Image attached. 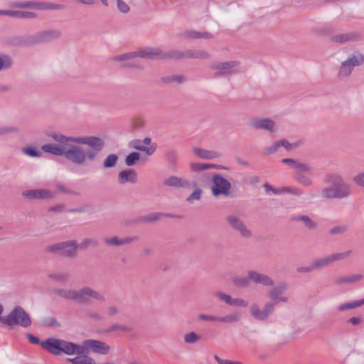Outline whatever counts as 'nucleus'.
Segmentation results:
<instances>
[{"label": "nucleus", "mask_w": 364, "mask_h": 364, "mask_svg": "<svg viewBox=\"0 0 364 364\" xmlns=\"http://www.w3.org/2000/svg\"><path fill=\"white\" fill-rule=\"evenodd\" d=\"M48 136L55 144H43L41 149L54 156H64L76 165L84 164L87 159L90 161L95 159L105 146L103 139L97 136H67L57 132H53Z\"/></svg>", "instance_id": "f257e3e1"}, {"label": "nucleus", "mask_w": 364, "mask_h": 364, "mask_svg": "<svg viewBox=\"0 0 364 364\" xmlns=\"http://www.w3.org/2000/svg\"><path fill=\"white\" fill-rule=\"evenodd\" d=\"M323 181L328 184V186L321 191V196L326 199H345L353 194L352 186L347 183L337 173L326 174Z\"/></svg>", "instance_id": "f03ea898"}, {"label": "nucleus", "mask_w": 364, "mask_h": 364, "mask_svg": "<svg viewBox=\"0 0 364 364\" xmlns=\"http://www.w3.org/2000/svg\"><path fill=\"white\" fill-rule=\"evenodd\" d=\"M0 319L1 323L9 327L16 325L27 328L32 323L31 316L21 306H16L8 315Z\"/></svg>", "instance_id": "7ed1b4c3"}, {"label": "nucleus", "mask_w": 364, "mask_h": 364, "mask_svg": "<svg viewBox=\"0 0 364 364\" xmlns=\"http://www.w3.org/2000/svg\"><path fill=\"white\" fill-rule=\"evenodd\" d=\"M363 63L364 56L360 53L349 57L341 63L337 74L338 77L344 78L349 76L355 67L359 66Z\"/></svg>", "instance_id": "20e7f679"}, {"label": "nucleus", "mask_w": 364, "mask_h": 364, "mask_svg": "<svg viewBox=\"0 0 364 364\" xmlns=\"http://www.w3.org/2000/svg\"><path fill=\"white\" fill-rule=\"evenodd\" d=\"M77 247L75 240H68L48 247L47 252H56L62 256L72 257L75 255Z\"/></svg>", "instance_id": "39448f33"}, {"label": "nucleus", "mask_w": 364, "mask_h": 364, "mask_svg": "<svg viewBox=\"0 0 364 364\" xmlns=\"http://www.w3.org/2000/svg\"><path fill=\"white\" fill-rule=\"evenodd\" d=\"M89 297H92L100 301H105L104 295L90 287H85L78 291L74 290L73 301L78 304H87L89 302Z\"/></svg>", "instance_id": "423d86ee"}, {"label": "nucleus", "mask_w": 364, "mask_h": 364, "mask_svg": "<svg viewBox=\"0 0 364 364\" xmlns=\"http://www.w3.org/2000/svg\"><path fill=\"white\" fill-rule=\"evenodd\" d=\"M11 6L14 8L36 9L40 10H60L63 8V6L61 4L53 3H38L32 1H14L11 3Z\"/></svg>", "instance_id": "0eeeda50"}, {"label": "nucleus", "mask_w": 364, "mask_h": 364, "mask_svg": "<svg viewBox=\"0 0 364 364\" xmlns=\"http://www.w3.org/2000/svg\"><path fill=\"white\" fill-rule=\"evenodd\" d=\"M212 193L214 196L220 195L228 196L231 188L230 183L220 174L213 176Z\"/></svg>", "instance_id": "6e6552de"}, {"label": "nucleus", "mask_w": 364, "mask_h": 364, "mask_svg": "<svg viewBox=\"0 0 364 364\" xmlns=\"http://www.w3.org/2000/svg\"><path fill=\"white\" fill-rule=\"evenodd\" d=\"M149 59L158 58L159 59H173L180 60L184 58L183 51L178 50H171L167 52H164L160 48H149Z\"/></svg>", "instance_id": "1a4fd4ad"}, {"label": "nucleus", "mask_w": 364, "mask_h": 364, "mask_svg": "<svg viewBox=\"0 0 364 364\" xmlns=\"http://www.w3.org/2000/svg\"><path fill=\"white\" fill-rule=\"evenodd\" d=\"M149 58V48L141 50L136 52H131L127 53H124L122 55H118L114 57V60L115 61H127L124 64V66L129 68H136L137 67L136 63L134 62H129L130 60H132L135 58Z\"/></svg>", "instance_id": "9d476101"}, {"label": "nucleus", "mask_w": 364, "mask_h": 364, "mask_svg": "<svg viewBox=\"0 0 364 364\" xmlns=\"http://www.w3.org/2000/svg\"><path fill=\"white\" fill-rule=\"evenodd\" d=\"M87 350H91L93 353L107 355L109 353L110 348L105 342L94 339H87L82 342V346Z\"/></svg>", "instance_id": "9b49d317"}, {"label": "nucleus", "mask_w": 364, "mask_h": 364, "mask_svg": "<svg viewBox=\"0 0 364 364\" xmlns=\"http://www.w3.org/2000/svg\"><path fill=\"white\" fill-rule=\"evenodd\" d=\"M350 251L334 253L323 258H319L312 262L314 269L323 268L329 265L331 262L344 259L349 256Z\"/></svg>", "instance_id": "f8f14e48"}, {"label": "nucleus", "mask_w": 364, "mask_h": 364, "mask_svg": "<svg viewBox=\"0 0 364 364\" xmlns=\"http://www.w3.org/2000/svg\"><path fill=\"white\" fill-rule=\"evenodd\" d=\"M230 226L235 230L238 231L244 237H250L252 236L251 231L246 227L244 222L237 216L230 215L226 218Z\"/></svg>", "instance_id": "ddd939ff"}, {"label": "nucleus", "mask_w": 364, "mask_h": 364, "mask_svg": "<svg viewBox=\"0 0 364 364\" xmlns=\"http://www.w3.org/2000/svg\"><path fill=\"white\" fill-rule=\"evenodd\" d=\"M22 195L30 200H41L53 198L55 193L48 189H31L23 191Z\"/></svg>", "instance_id": "4468645a"}, {"label": "nucleus", "mask_w": 364, "mask_h": 364, "mask_svg": "<svg viewBox=\"0 0 364 364\" xmlns=\"http://www.w3.org/2000/svg\"><path fill=\"white\" fill-rule=\"evenodd\" d=\"M249 279L256 284H262L264 287H273L274 282L268 275L250 270L247 272Z\"/></svg>", "instance_id": "2eb2a0df"}, {"label": "nucleus", "mask_w": 364, "mask_h": 364, "mask_svg": "<svg viewBox=\"0 0 364 364\" xmlns=\"http://www.w3.org/2000/svg\"><path fill=\"white\" fill-rule=\"evenodd\" d=\"M263 187L266 191H269L273 195H284L290 194L292 196H299L302 194V191L296 187H280L274 188L269 183L264 184Z\"/></svg>", "instance_id": "dca6fc26"}, {"label": "nucleus", "mask_w": 364, "mask_h": 364, "mask_svg": "<svg viewBox=\"0 0 364 364\" xmlns=\"http://www.w3.org/2000/svg\"><path fill=\"white\" fill-rule=\"evenodd\" d=\"M60 36L61 32L58 29L43 31L39 32L35 36L33 43H39L50 42L60 38Z\"/></svg>", "instance_id": "f3484780"}, {"label": "nucleus", "mask_w": 364, "mask_h": 364, "mask_svg": "<svg viewBox=\"0 0 364 364\" xmlns=\"http://www.w3.org/2000/svg\"><path fill=\"white\" fill-rule=\"evenodd\" d=\"M41 346L53 355H61V339L49 338L42 341Z\"/></svg>", "instance_id": "a211bd4d"}, {"label": "nucleus", "mask_w": 364, "mask_h": 364, "mask_svg": "<svg viewBox=\"0 0 364 364\" xmlns=\"http://www.w3.org/2000/svg\"><path fill=\"white\" fill-rule=\"evenodd\" d=\"M163 184L165 186L172 187L175 188H191V183L187 179L176 176H171L168 177L164 181Z\"/></svg>", "instance_id": "6ab92c4d"}, {"label": "nucleus", "mask_w": 364, "mask_h": 364, "mask_svg": "<svg viewBox=\"0 0 364 364\" xmlns=\"http://www.w3.org/2000/svg\"><path fill=\"white\" fill-rule=\"evenodd\" d=\"M83 348L73 342L67 341L61 339V354L65 353L68 355L74 354H82Z\"/></svg>", "instance_id": "aec40b11"}, {"label": "nucleus", "mask_w": 364, "mask_h": 364, "mask_svg": "<svg viewBox=\"0 0 364 364\" xmlns=\"http://www.w3.org/2000/svg\"><path fill=\"white\" fill-rule=\"evenodd\" d=\"M118 181L120 184L135 183L137 182L136 172L133 169L122 171L119 173Z\"/></svg>", "instance_id": "412c9836"}, {"label": "nucleus", "mask_w": 364, "mask_h": 364, "mask_svg": "<svg viewBox=\"0 0 364 364\" xmlns=\"http://www.w3.org/2000/svg\"><path fill=\"white\" fill-rule=\"evenodd\" d=\"M252 126L257 129H265L272 132L277 129L275 123L267 118L256 119L252 122Z\"/></svg>", "instance_id": "4be33fe9"}, {"label": "nucleus", "mask_w": 364, "mask_h": 364, "mask_svg": "<svg viewBox=\"0 0 364 364\" xmlns=\"http://www.w3.org/2000/svg\"><path fill=\"white\" fill-rule=\"evenodd\" d=\"M0 15H6L18 18H34L37 16V14L34 12L12 10H0Z\"/></svg>", "instance_id": "5701e85b"}, {"label": "nucleus", "mask_w": 364, "mask_h": 364, "mask_svg": "<svg viewBox=\"0 0 364 364\" xmlns=\"http://www.w3.org/2000/svg\"><path fill=\"white\" fill-rule=\"evenodd\" d=\"M137 239H138V237H136V236L125 237L122 239H119L117 237H113L111 238H105V242L106 244L109 245L119 246V245L131 243L132 242L136 240Z\"/></svg>", "instance_id": "b1692460"}, {"label": "nucleus", "mask_w": 364, "mask_h": 364, "mask_svg": "<svg viewBox=\"0 0 364 364\" xmlns=\"http://www.w3.org/2000/svg\"><path fill=\"white\" fill-rule=\"evenodd\" d=\"M363 278V274H355L348 276H341L335 279L334 283L336 284H353L357 282Z\"/></svg>", "instance_id": "393cba45"}, {"label": "nucleus", "mask_w": 364, "mask_h": 364, "mask_svg": "<svg viewBox=\"0 0 364 364\" xmlns=\"http://www.w3.org/2000/svg\"><path fill=\"white\" fill-rule=\"evenodd\" d=\"M287 284L282 282L276 287H273L268 293V297L272 300H277L278 298L287 289Z\"/></svg>", "instance_id": "a878e982"}, {"label": "nucleus", "mask_w": 364, "mask_h": 364, "mask_svg": "<svg viewBox=\"0 0 364 364\" xmlns=\"http://www.w3.org/2000/svg\"><path fill=\"white\" fill-rule=\"evenodd\" d=\"M358 36L354 33H340L331 37V41L337 43H345L348 41H354Z\"/></svg>", "instance_id": "bb28decb"}, {"label": "nucleus", "mask_w": 364, "mask_h": 364, "mask_svg": "<svg viewBox=\"0 0 364 364\" xmlns=\"http://www.w3.org/2000/svg\"><path fill=\"white\" fill-rule=\"evenodd\" d=\"M195 154L203 159H213L218 156V154L213 151H208L200 148H194Z\"/></svg>", "instance_id": "cd10ccee"}, {"label": "nucleus", "mask_w": 364, "mask_h": 364, "mask_svg": "<svg viewBox=\"0 0 364 364\" xmlns=\"http://www.w3.org/2000/svg\"><path fill=\"white\" fill-rule=\"evenodd\" d=\"M184 58L202 59L206 58L208 55L201 50H187L183 51Z\"/></svg>", "instance_id": "c85d7f7f"}, {"label": "nucleus", "mask_w": 364, "mask_h": 364, "mask_svg": "<svg viewBox=\"0 0 364 364\" xmlns=\"http://www.w3.org/2000/svg\"><path fill=\"white\" fill-rule=\"evenodd\" d=\"M48 278L56 282L65 283L69 279V274L65 272H51L48 275Z\"/></svg>", "instance_id": "c756f323"}, {"label": "nucleus", "mask_w": 364, "mask_h": 364, "mask_svg": "<svg viewBox=\"0 0 364 364\" xmlns=\"http://www.w3.org/2000/svg\"><path fill=\"white\" fill-rule=\"evenodd\" d=\"M364 304V298L360 300L348 301L339 305L337 309L343 311L349 309H353Z\"/></svg>", "instance_id": "7c9ffc66"}, {"label": "nucleus", "mask_w": 364, "mask_h": 364, "mask_svg": "<svg viewBox=\"0 0 364 364\" xmlns=\"http://www.w3.org/2000/svg\"><path fill=\"white\" fill-rule=\"evenodd\" d=\"M129 146L134 148L138 151L146 152L148 155H151L154 153V149L147 148L142 144V142L139 139H135L129 143Z\"/></svg>", "instance_id": "2f4dec72"}, {"label": "nucleus", "mask_w": 364, "mask_h": 364, "mask_svg": "<svg viewBox=\"0 0 364 364\" xmlns=\"http://www.w3.org/2000/svg\"><path fill=\"white\" fill-rule=\"evenodd\" d=\"M80 355L73 358H68V360L72 364H92L94 359L88 355Z\"/></svg>", "instance_id": "473e14b6"}, {"label": "nucleus", "mask_w": 364, "mask_h": 364, "mask_svg": "<svg viewBox=\"0 0 364 364\" xmlns=\"http://www.w3.org/2000/svg\"><path fill=\"white\" fill-rule=\"evenodd\" d=\"M236 63L235 61L218 63L215 65V68L218 70H223V73H230L233 72L232 69Z\"/></svg>", "instance_id": "72a5a7b5"}, {"label": "nucleus", "mask_w": 364, "mask_h": 364, "mask_svg": "<svg viewBox=\"0 0 364 364\" xmlns=\"http://www.w3.org/2000/svg\"><path fill=\"white\" fill-rule=\"evenodd\" d=\"M251 314L257 320L263 321L267 318V314L264 310H260L257 304H254L251 306Z\"/></svg>", "instance_id": "f704fd0d"}, {"label": "nucleus", "mask_w": 364, "mask_h": 364, "mask_svg": "<svg viewBox=\"0 0 364 364\" xmlns=\"http://www.w3.org/2000/svg\"><path fill=\"white\" fill-rule=\"evenodd\" d=\"M53 293L62 298L73 300L74 290L72 289H55L53 290Z\"/></svg>", "instance_id": "c9c22d12"}, {"label": "nucleus", "mask_w": 364, "mask_h": 364, "mask_svg": "<svg viewBox=\"0 0 364 364\" xmlns=\"http://www.w3.org/2000/svg\"><path fill=\"white\" fill-rule=\"evenodd\" d=\"M291 220L294 221H302L306 227L309 229H312L316 226V223L307 215L294 216Z\"/></svg>", "instance_id": "e433bc0d"}, {"label": "nucleus", "mask_w": 364, "mask_h": 364, "mask_svg": "<svg viewBox=\"0 0 364 364\" xmlns=\"http://www.w3.org/2000/svg\"><path fill=\"white\" fill-rule=\"evenodd\" d=\"M161 80L164 83H176L181 84L183 83L185 80V78L182 75H168L163 77Z\"/></svg>", "instance_id": "4c0bfd02"}, {"label": "nucleus", "mask_w": 364, "mask_h": 364, "mask_svg": "<svg viewBox=\"0 0 364 364\" xmlns=\"http://www.w3.org/2000/svg\"><path fill=\"white\" fill-rule=\"evenodd\" d=\"M210 168H218V166L217 165L210 164L193 163L191 164V170L196 172L201 171Z\"/></svg>", "instance_id": "58836bf2"}, {"label": "nucleus", "mask_w": 364, "mask_h": 364, "mask_svg": "<svg viewBox=\"0 0 364 364\" xmlns=\"http://www.w3.org/2000/svg\"><path fill=\"white\" fill-rule=\"evenodd\" d=\"M294 176L299 183L305 186H309L312 183L311 180L308 176L299 171H295Z\"/></svg>", "instance_id": "ea45409f"}, {"label": "nucleus", "mask_w": 364, "mask_h": 364, "mask_svg": "<svg viewBox=\"0 0 364 364\" xmlns=\"http://www.w3.org/2000/svg\"><path fill=\"white\" fill-rule=\"evenodd\" d=\"M240 316L238 314H230L225 316H216L215 321L223 323H232L239 321Z\"/></svg>", "instance_id": "a19ab883"}, {"label": "nucleus", "mask_w": 364, "mask_h": 364, "mask_svg": "<svg viewBox=\"0 0 364 364\" xmlns=\"http://www.w3.org/2000/svg\"><path fill=\"white\" fill-rule=\"evenodd\" d=\"M118 160V156L114 154H109L103 162V166L106 168L114 167Z\"/></svg>", "instance_id": "79ce46f5"}, {"label": "nucleus", "mask_w": 364, "mask_h": 364, "mask_svg": "<svg viewBox=\"0 0 364 364\" xmlns=\"http://www.w3.org/2000/svg\"><path fill=\"white\" fill-rule=\"evenodd\" d=\"M12 65L11 58L6 55H0V70L9 68Z\"/></svg>", "instance_id": "37998d69"}, {"label": "nucleus", "mask_w": 364, "mask_h": 364, "mask_svg": "<svg viewBox=\"0 0 364 364\" xmlns=\"http://www.w3.org/2000/svg\"><path fill=\"white\" fill-rule=\"evenodd\" d=\"M140 155L137 152H132L128 154L125 159V163L127 166H134L136 162L139 160Z\"/></svg>", "instance_id": "c03bdc74"}, {"label": "nucleus", "mask_w": 364, "mask_h": 364, "mask_svg": "<svg viewBox=\"0 0 364 364\" xmlns=\"http://www.w3.org/2000/svg\"><path fill=\"white\" fill-rule=\"evenodd\" d=\"M23 152L31 157L40 158L42 156V153L32 146L23 149Z\"/></svg>", "instance_id": "a18cd8bd"}, {"label": "nucleus", "mask_w": 364, "mask_h": 364, "mask_svg": "<svg viewBox=\"0 0 364 364\" xmlns=\"http://www.w3.org/2000/svg\"><path fill=\"white\" fill-rule=\"evenodd\" d=\"M163 213H153L149 215H145L141 218V220L145 223H153L161 218H162Z\"/></svg>", "instance_id": "49530a36"}, {"label": "nucleus", "mask_w": 364, "mask_h": 364, "mask_svg": "<svg viewBox=\"0 0 364 364\" xmlns=\"http://www.w3.org/2000/svg\"><path fill=\"white\" fill-rule=\"evenodd\" d=\"M295 170L296 171H299L302 173L303 172L311 173L313 171V168L309 164L298 161Z\"/></svg>", "instance_id": "de8ad7c7"}, {"label": "nucleus", "mask_w": 364, "mask_h": 364, "mask_svg": "<svg viewBox=\"0 0 364 364\" xmlns=\"http://www.w3.org/2000/svg\"><path fill=\"white\" fill-rule=\"evenodd\" d=\"M200 336L194 331L189 332L184 336V341L186 343H195L198 341Z\"/></svg>", "instance_id": "09e8293b"}, {"label": "nucleus", "mask_w": 364, "mask_h": 364, "mask_svg": "<svg viewBox=\"0 0 364 364\" xmlns=\"http://www.w3.org/2000/svg\"><path fill=\"white\" fill-rule=\"evenodd\" d=\"M56 188L61 193L70 194V195H74V196H79L80 193L75 191L66 188L62 183L58 182L55 183Z\"/></svg>", "instance_id": "8fccbe9b"}, {"label": "nucleus", "mask_w": 364, "mask_h": 364, "mask_svg": "<svg viewBox=\"0 0 364 364\" xmlns=\"http://www.w3.org/2000/svg\"><path fill=\"white\" fill-rule=\"evenodd\" d=\"M98 244V241L93 238H88L84 240L79 245H77L79 249L85 250L89 246H97Z\"/></svg>", "instance_id": "3c124183"}, {"label": "nucleus", "mask_w": 364, "mask_h": 364, "mask_svg": "<svg viewBox=\"0 0 364 364\" xmlns=\"http://www.w3.org/2000/svg\"><path fill=\"white\" fill-rule=\"evenodd\" d=\"M118 11L122 14H128L130 11L129 6L123 0H115Z\"/></svg>", "instance_id": "603ef678"}, {"label": "nucleus", "mask_w": 364, "mask_h": 364, "mask_svg": "<svg viewBox=\"0 0 364 364\" xmlns=\"http://www.w3.org/2000/svg\"><path fill=\"white\" fill-rule=\"evenodd\" d=\"M250 281L249 277L246 278L244 277H237L233 279L234 284L240 287H248Z\"/></svg>", "instance_id": "864d4df0"}, {"label": "nucleus", "mask_w": 364, "mask_h": 364, "mask_svg": "<svg viewBox=\"0 0 364 364\" xmlns=\"http://www.w3.org/2000/svg\"><path fill=\"white\" fill-rule=\"evenodd\" d=\"M180 36L191 39L200 38V32L196 31H186L179 34Z\"/></svg>", "instance_id": "5fc2aeb1"}, {"label": "nucleus", "mask_w": 364, "mask_h": 364, "mask_svg": "<svg viewBox=\"0 0 364 364\" xmlns=\"http://www.w3.org/2000/svg\"><path fill=\"white\" fill-rule=\"evenodd\" d=\"M215 296L222 301L225 302V304L230 305L232 301V296L230 295H228L227 294H225L221 291H218L215 293Z\"/></svg>", "instance_id": "6e6d98bb"}, {"label": "nucleus", "mask_w": 364, "mask_h": 364, "mask_svg": "<svg viewBox=\"0 0 364 364\" xmlns=\"http://www.w3.org/2000/svg\"><path fill=\"white\" fill-rule=\"evenodd\" d=\"M280 147L279 141H276L272 145L267 146L264 149V151L266 154L270 155L276 151H277L278 149Z\"/></svg>", "instance_id": "4d7b16f0"}, {"label": "nucleus", "mask_w": 364, "mask_h": 364, "mask_svg": "<svg viewBox=\"0 0 364 364\" xmlns=\"http://www.w3.org/2000/svg\"><path fill=\"white\" fill-rule=\"evenodd\" d=\"M248 303L244 299H239V298H232L231 303L230 306H242V307H246L247 306Z\"/></svg>", "instance_id": "13d9d810"}, {"label": "nucleus", "mask_w": 364, "mask_h": 364, "mask_svg": "<svg viewBox=\"0 0 364 364\" xmlns=\"http://www.w3.org/2000/svg\"><path fill=\"white\" fill-rule=\"evenodd\" d=\"M18 129L14 126H2L0 127V136L7 134L11 132H16Z\"/></svg>", "instance_id": "bf43d9fd"}, {"label": "nucleus", "mask_w": 364, "mask_h": 364, "mask_svg": "<svg viewBox=\"0 0 364 364\" xmlns=\"http://www.w3.org/2000/svg\"><path fill=\"white\" fill-rule=\"evenodd\" d=\"M131 329L130 328L123 326V325H112L107 330L108 332H112L115 331H129Z\"/></svg>", "instance_id": "052dcab7"}, {"label": "nucleus", "mask_w": 364, "mask_h": 364, "mask_svg": "<svg viewBox=\"0 0 364 364\" xmlns=\"http://www.w3.org/2000/svg\"><path fill=\"white\" fill-rule=\"evenodd\" d=\"M214 358L218 364H242L240 361L222 359L217 355L214 356Z\"/></svg>", "instance_id": "680f3d73"}, {"label": "nucleus", "mask_w": 364, "mask_h": 364, "mask_svg": "<svg viewBox=\"0 0 364 364\" xmlns=\"http://www.w3.org/2000/svg\"><path fill=\"white\" fill-rule=\"evenodd\" d=\"M202 190L199 188H197L187 198L188 201H191L192 200H199L201 197Z\"/></svg>", "instance_id": "e2e57ef3"}, {"label": "nucleus", "mask_w": 364, "mask_h": 364, "mask_svg": "<svg viewBox=\"0 0 364 364\" xmlns=\"http://www.w3.org/2000/svg\"><path fill=\"white\" fill-rule=\"evenodd\" d=\"M274 303H267L263 309L264 312L267 314V318L274 311Z\"/></svg>", "instance_id": "0e129e2a"}, {"label": "nucleus", "mask_w": 364, "mask_h": 364, "mask_svg": "<svg viewBox=\"0 0 364 364\" xmlns=\"http://www.w3.org/2000/svg\"><path fill=\"white\" fill-rule=\"evenodd\" d=\"M87 316L89 318H92L95 321L100 320L103 318L102 315L96 311H91L87 312Z\"/></svg>", "instance_id": "69168bd1"}, {"label": "nucleus", "mask_w": 364, "mask_h": 364, "mask_svg": "<svg viewBox=\"0 0 364 364\" xmlns=\"http://www.w3.org/2000/svg\"><path fill=\"white\" fill-rule=\"evenodd\" d=\"M354 181L360 186L364 187V172L355 176Z\"/></svg>", "instance_id": "338daca9"}, {"label": "nucleus", "mask_w": 364, "mask_h": 364, "mask_svg": "<svg viewBox=\"0 0 364 364\" xmlns=\"http://www.w3.org/2000/svg\"><path fill=\"white\" fill-rule=\"evenodd\" d=\"M282 162L283 164H287L290 166L292 168H296V166L298 164V161L291 159H283Z\"/></svg>", "instance_id": "774afa93"}]
</instances>
